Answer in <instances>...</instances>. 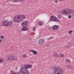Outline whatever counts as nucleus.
Returning a JSON list of instances; mask_svg holds the SVG:
<instances>
[{"mask_svg":"<svg viewBox=\"0 0 74 74\" xmlns=\"http://www.w3.org/2000/svg\"><path fill=\"white\" fill-rule=\"evenodd\" d=\"M68 18L69 19H71V15H69V16Z\"/></svg>","mask_w":74,"mask_h":74,"instance_id":"28","label":"nucleus"},{"mask_svg":"<svg viewBox=\"0 0 74 74\" xmlns=\"http://www.w3.org/2000/svg\"><path fill=\"white\" fill-rule=\"evenodd\" d=\"M24 68L26 69H29V68L32 69V65H30L29 64H25L24 65Z\"/></svg>","mask_w":74,"mask_h":74,"instance_id":"6","label":"nucleus"},{"mask_svg":"<svg viewBox=\"0 0 74 74\" xmlns=\"http://www.w3.org/2000/svg\"><path fill=\"white\" fill-rule=\"evenodd\" d=\"M54 68L56 67V66H54Z\"/></svg>","mask_w":74,"mask_h":74,"instance_id":"37","label":"nucleus"},{"mask_svg":"<svg viewBox=\"0 0 74 74\" xmlns=\"http://www.w3.org/2000/svg\"><path fill=\"white\" fill-rule=\"evenodd\" d=\"M3 25L5 26H8L10 25V23L9 21H8V20H6L5 21H3Z\"/></svg>","mask_w":74,"mask_h":74,"instance_id":"5","label":"nucleus"},{"mask_svg":"<svg viewBox=\"0 0 74 74\" xmlns=\"http://www.w3.org/2000/svg\"><path fill=\"white\" fill-rule=\"evenodd\" d=\"M26 18V16L25 15H19L18 16H16L14 18V21H15V22H22L23 19H24Z\"/></svg>","mask_w":74,"mask_h":74,"instance_id":"1","label":"nucleus"},{"mask_svg":"<svg viewBox=\"0 0 74 74\" xmlns=\"http://www.w3.org/2000/svg\"><path fill=\"white\" fill-rule=\"evenodd\" d=\"M58 29V25H55L52 27L53 30H56Z\"/></svg>","mask_w":74,"mask_h":74,"instance_id":"10","label":"nucleus"},{"mask_svg":"<svg viewBox=\"0 0 74 74\" xmlns=\"http://www.w3.org/2000/svg\"><path fill=\"white\" fill-rule=\"evenodd\" d=\"M59 70H60V67H59L55 68L54 69L53 72V74H57Z\"/></svg>","mask_w":74,"mask_h":74,"instance_id":"7","label":"nucleus"},{"mask_svg":"<svg viewBox=\"0 0 74 74\" xmlns=\"http://www.w3.org/2000/svg\"><path fill=\"white\" fill-rule=\"evenodd\" d=\"M28 29V28H27V27H26L25 26L23 27L22 28V31L25 32V31H26V30H27Z\"/></svg>","mask_w":74,"mask_h":74,"instance_id":"12","label":"nucleus"},{"mask_svg":"<svg viewBox=\"0 0 74 74\" xmlns=\"http://www.w3.org/2000/svg\"><path fill=\"white\" fill-rule=\"evenodd\" d=\"M50 20L51 21L54 22H59L60 21V20L58 19L55 16H52L50 18Z\"/></svg>","mask_w":74,"mask_h":74,"instance_id":"4","label":"nucleus"},{"mask_svg":"<svg viewBox=\"0 0 74 74\" xmlns=\"http://www.w3.org/2000/svg\"><path fill=\"white\" fill-rule=\"evenodd\" d=\"M65 62L67 63H70V62H71V61H70V60L69 59H66L65 60Z\"/></svg>","mask_w":74,"mask_h":74,"instance_id":"15","label":"nucleus"},{"mask_svg":"<svg viewBox=\"0 0 74 74\" xmlns=\"http://www.w3.org/2000/svg\"><path fill=\"white\" fill-rule=\"evenodd\" d=\"M62 0H59L60 1H62Z\"/></svg>","mask_w":74,"mask_h":74,"instance_id":"36","label":"nucleus"},{"mask_svg":"<svg viewBox=\"0 0 74 74\" xmlns=\"http://www.w3.org/2000/svg\"><path fill=\"white\" fill-rule=\"evenodd\" d=\"M9 57H10V58H12V57H13V55H10L9 56Z\"/></svg>","mask_w":74,"mask_h":74,"instance_id":"31","label":"nucleus"},{"mask_svg":"<svg viewBox=\"0 0 74 74\" xmlns=\"http://www.w3.org/2000/svg\"><path fill=\"white\" fill-rule=\"evenodd\" d=\"M22 57L24 58H27V56L26 54H23V55H22Z\"/></svg>","mask_w":74,"mask_h":74,"instance_id":"18","label":"nucleus"},{"mask_svg":"<svg viewBox=\"0 0 74 74\" xmlns=\"http://www.w3.org/2000/svg\"><path fill=\"white\" fill-rule=\"evenodd\" d=\"M14 72L12 70L10 71V74H14Z\"/></svg>","mask_w":74,"mask_h":74,"instance_id":"24","label":"nucleus"},{"mask_svg":"<svg viewBox=\"0 0 74 74\" xmlns=\"http://www.w3.org/2000/svg\"><path fill=\"white\" fill-rule=\"evenodd\" d=\"M9 25H10V26H12V23H13V22L12 21H10L9 22Z\"/></svg>","mask_w":74,"mask_h":74,"instance_id":"21","label":"nucleus"},{"mask_svg":"<svg viewBox=\"0 0 74 74\" xmlns=\"http://www.w3.org/2000/svg\"><path fill=\"white\" fill-rule=\"evenodd\" d=\"M8 60H10V58H8Z\"/></svg>","mask_w":74,"mask_h":74,"instance_id":"35","label":"nucleus"},{"mask_svg":"<svg viewBox=\"0 0 74 74\" xmlns=\"http://www.w3.org/2000/svg\"><path fill=\"white\" fill-rule=\"evenodd\" d=\"M38 24L39 25H43V22H42L40 21L38 23Z\"/></svg>","mask_w":74,"mask_h":74,"instance_id":"20","label":"nucleus"},{"mask_svg":"<svg viewBox=\"0 0 74 74\" xmlns=\"http://www.w3.org/2000/svg\"><path fill=\"white\" fill-rule=\"evenodd\" d=\"M27 21H24L21 24L22 26H27Z\"/></svg>","mask_w":74,"mask_h":74,"instance_id":"9","label":"nucleus"},{"mask_svg":"<svg viewBox=\"0 0 74 74\" xmlns=\"http://www.w3.org/2000/svg\"><path fill=\"white\" fill-rule=\"evenodd\" d=\"M58 16V18L59 19H62V16L61 15H58L57 16Z\"/></svg>","mask_w":74,"mask_h":74,"instance_id":"17","label":"nucleus"},{"mask_svg":"<svg viewBox=\"0 0 74 74\" xmlns=\"http://www.w3.org/2000/svg\"><path fill=\"white\" fill-rule=\"evenodd\" d=\"M3 59H0V64L3 63Z\"/></svg>","mask_w":74,"mask_h":74,"instance_id":"23","label":"nucleus"},{"mask_svg":"<svg viewBox=\"0 0 74 74\" xmlns=\"http://www.w3.org/2000/svg\"><path fill=\"white\" fill-rule=\"evenodd\" d=\"M70 67L71 66L70 65L69 66H68V68L70 69V67Z\"/></svg>","mask_w":74,"mask_h":74,"instance_id":"33","label":"nucleus"},{"mask_svg":"<svg viewBox=\"0 0 74 74\" xmlns=\"http://www.w3.org/2000/svg\"><path fill=\"white\" fill-rule=\"evenodd\" d=\"M14 2H18V1H23V0H14Z\"/></svg>","mask_w":74,"mask_h":74,"instance_id":"19","label":"nucleus"},{"mask_svg":"<svg viewBox=\"0 0 74 74\" xmlns=\"http://www.w3.org/2000/svg\"><path fill=\"white\" fill-rule=\"evenodd\" d=\"M14 74H18V73L14 72Z\"/></svg>","mask_w":74,"mask_h":74,"instance_id":"32","label":"nucleus"},{"mask_svg":"<svg viewBox=\"0 0 74 74\" xmlns=\"http://www.w3.org/2000/svg\"><path fill=\"white\" fill-rule=\"evenodd\" d=\"M62 74V71H61V69H60V70L58 71V72H57V74Z\"/></svg>","mask_w":74,"mask_h":74,"instance_id":"16","label":"nucleus"},{"mask_svg":"<svg viewBox=\"0 0 74 74\" xmlns=\"http://www.w3.org/2000/svg\"><path fill=\"white\" fill-rule=\"evenodd\" d=\"M38 44L39 45H42L44 43V39L43 38H41L39 40Z\"/></svg>","mask_w":74,"mask_h":74,"instance_id":"8","label":"nucleus"},{"mask_svg":"<svg viewBox=\"0 0 74 74\" xmlns=\"http://www.w3.org/2000/svg\"><path fill=\"white\" fill-rule=\"evenodd\" d=\"M13 56H13V57L12 58H10V60L11 61H13V60H16V58Z\"/></svg>","mask_w":74,"mask_h":74,"instance_id":"13","label":"nucleus"},{"mask_svg":"<svg viewBox=\"0 0 74 74\" xmlns=\"http://www.w3.org/2000/svg\"><path fill=\"white\" fill-rule=\"evenodd\" d=\"M0 37V38H2V39H3L4 38V37L3 36H1Z\"/></svg>","mask_w":74,"mask_h":74,"instance_id":"27","label":"nucleus"},{"mask_svg":"<svg viewBox=\"0 0 74 74\" xmlns=\"http://www.w3.org/2000/svg\"><path fill=\"white\" fill-rule=\"evenodd\" d=\"M30 52H32V53H33L35 55H37V52L36 51H34L33 50L31 49L29 50Z\"/></svg>","mask_w":74,"mask_h":74,"instance_id":"11","label":"nucleus"},{"mask_svg":"<svg viewBox=\"0 0 74 74\" xmlns=\"http://www.w3.org/2000/svg\"><path fill=\"white\" fill-rule=\"evenodd\" d=\"M55 2L56 3H58V0H55Z\"/></svg>","mask_w":74,"mask_h":74,"instance_id":"29","label":"nucleus"},{"mask_svg":"<svg viewBox=\"0 0 74 74\" xmlns=\"http://www.w3.org/2000/svg\"><path fill=\"white\" fill-rule=\"evenodd\" d=\"M73 12L71 9L67 8L65 9V10H64L62 13L64 15H66V14H67V15H69L71 14Z\"/></svg>","mask_w":74,"mask_h":74,"instance_id":"2","label":"nucleus"},{"mask_svg":"<svg viewBox=\"0 0 74 74\" xmlns=\"http://www.w3.org/2000/svg\"><path fill=\"white\" fill-rule=\"evenodd\" d=\"M1 42H2V40H1V39H0V43Z\"/></svg>","mask_w":74,"mask_h":74,"instance_id":"34","label":"nucleus"},{"mask_svg":"<svg viewBox=\"0 0 74 74\" xmlns=\"http://www.w3.org/2000/svg\"><path fill=\"white\" fill-rule=\"evenodd\" d=\"M73 32V30H71L68 32L70 33V34H71V32Z\"/></svg>","mask_w":74,"mask_h":74,"instance_id":"25","label":"nucleus"},{"mask_svg":"<svg viewBox=\"0 0 74 74\" xmlns=\"http://www.w3.org/2000/svg\"><path fill=\"white\" fill-rule=\"evenodd\" d=\"M61 71L62 73V74H63V72H64V71H63V70L61 69Z\"/></svg>","mask_w":74,"mask_h":74,"instance_id":"30","label":"nucleus"},{"mask_svg":"<svg viewBox=\"0 0 74 74\" xmlns=\"http://www.w3.org/2000/svg\"><path fill=\"white\" fill-rule=\"evenodd\" d=\"M68 47H69V46H68Z\"/></svg>","mask_w":74,"mask_h":74,"instance_id":"38","label":"nucleus"},{"mask_svg":"<svg viewBox=\"0 0 74 74\" xmlns=\"http://www.w3.org/2000/svg\"><path fill=\"white\" fill-rule=\"evenodd\" d=\"M36 27H34L33 29V30L34 31V32H35L36 31Z\"/></svg>","mask_w":74,"mask_h":74,"instance_id":"26","label":"nucleus"},{"mask_svg":"<svg viewBox=\"0 0 74 74\" xmlns=\"http://www.w3.org/2000/svg\"><path fill=\"white\" fill-rule=\"evenodd\" d=\"M53 56H55L56 58H58V54L56 52H55L54 53Z\"/></svg>","mask_w":74,"mask_h":74,"instance_id":"14","label":"nucleus"},{"mask_svg":"<svg viewBox=\"0 0 74 74\" xmlns=\"http://www.w3.org/2000/svg\"><path fill=\"white\" fill-rule=\"evenodd\" d=\"M60 55L62 58H63V57L64 56V55L63 54L61 53L60 54Z\"/></svg>","mask_w":74,"mask_h":74,"instance_id":"22","label":"nucleus"},{"mask_svg":"<svg viewBox=\"0 0 74 74\" xmlns=\"http://www.w3.org/2000/svg\"><path fill=\"white\" fill-rule=\"evenodd\" d=\"M20 74H30V72L27 69L25 70L22 69L20 70L19 72Z\"/></svg>","mask_w":74,"mask_h":74,"instance_id":"3","label":"nucleus"}]
</instances>
